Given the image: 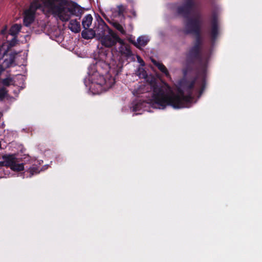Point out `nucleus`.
<instances>
[{
    "label": "nucleus",
    "mask_w": 262,
    "mask_h": 262,
    "mask_svg": "<svg viewBox=\"0 0 262 262\" xmlns=\"http://www.w3.org/2000/svg\"><path fill=\"white\" fill-rule=\"evenodd\" d=\"M200 3H186L177 7V13L186 19L184 32L197 36L196 42L186 55V68L183 70L184 77L177 85L175 93L167 83L161 85L151 83L152 96L148 102L136 99L130 106L132 112L141 114L140 111H148L147 107L163 110L167 106L179 109L190 107L196 102L194 94L198 93V98L205 88V76L210 53H201L199 36L203 23L200 12Z\"/></svg>",
    "instance_id": "nucleus-1"
},
{
    "label": "nucleus",
    "mask_w": 262,
    "mask_h": 262,
    "mask_svg": "<svg viewBox=\"0 0 262 262\" xmlns=\"http://www.w3.org/2000/svg\"><path fill=\"white\" fill-rule=\"evenodd\" d=\"M37 10L46 15H53L63 22L69 21L72 16H80L82 8L71 0H32L24 13V23L30 26L34 20Z\"/></svg>",
    "instance_id": "nucleus-2"
},
{
    "label": "nucleus",
    "mask_w": 262,
    "mask_h": 262,
    "mask_svg": "<svg viewBox=\"0 0 262 262\" xmlns=\"http://www.w3.org/2000/svg\"><path fill=\"white\" fill-rule=\"evenodd\" d=\"M88 76L84 79L85 86L89 88L91 93L100 94L107 91L115 83V79L108 75L104 77L97 71V66L91 65L88 69Z\"/></svg>",
    "instance_id": "nucleus-3"
},
{
    "label": "nucleus",
    "mask_w": 262,
    "mask_h": 262,
    "mask_svg": "<svg viewBox=\"0 0 262 262\" xmlns=\"http://www.w3.org/2000/svg\"><path fill=\"white\" fill-rule=\"evenodd\" d=\"M97 34V39L105 48H114L119 40H121L119 36L111 29L101 19L98 21Z\"/></svg>",
    "instance_id": "nucleus-4"
},
{
    "label": "nucleus",
    "mask_w": 262,
    "mask_h": 262,
    "mask_svg": "<svg viewBox=\"0 0 262 262\" xmlns=\"http://www.w3.org/2000/svg\"><path fill=\"white\" fill-rule=\"evenodd\" d=\"M113 49V52H115L120 60L117 65L118 69L122 68L124 60H127L133 56V53L130 49V46L121 38Z\"/></svg>",
    "instance_id": "nucleus-5"
},
{
    "label": "nucleus",
    "mask_w": 262,
    "mask_h": 262,
    "mask_svg": "<svg viewBox=\"0 0 262 262\" xmlns=\"http://www.w3.org/2000/svg\"><path fill=\"white\" fill-rule=\"evenodd\" d=\"M3 161H0V167H10L13 171H19L24 169L23 163H20L14 155L6 154L2 156Z\"/></svg>",
    "instance_id": "nucleus-6"
},
{
    "label": "nucleus",
    "mask_w": 262,
    "mask_h": 262,
    "mask_svg": "<svg viewBox=\"0 0 262 262\" xmlns=\"http://www.w3.org/2000/svg\"><path fill=\"white\" fill-rule=\"evenodd\" d=\"M220 34V26L217 16L212 14L209 29V35L212 41H214Z\"/></svg>",
    "instance_id": "nucleus-7"
},
{
    "label": "nucleus",
    "mask_w": 262,
    "mask_h": 262,
    "mask_svg": "<svg viewBox=\"0 0 262 262\" xmlns=\"http://www.w3.org/2000/svg\"><path fill=\"white\" fill-rule=\"evenodd\" d=\"M97 26L96 27L95 30L93 29H85L82 32L81 35L83 38L86 39H91L94 37L97 38Z\"/></svg>",
    "instance_id": "nucleus-8"
},
{
    "label": "nucleus",
    "mask_w": 262,
    "mask_h": 262,
    "mask_svg": "<svg viewBox=\"0 0 262 262\" xmlns=\"http://www.w3.org/2000/svg\"><path fill=\"white\" fill-rule=\"evenodd\" d=\"M68 27L70 30L75 33L79 32L80 30V24L76 19L71 20Z\"/></svg>",
    "instance_id": "nucleus-9"
},
{
    "label": "nucleus",
    "mask_w": 262,
    "mask_h": 262,
    "mask_svg": "<svg viewBox=\"0 0 262 262\" xmlns=\"http://www.w3.org/2000/svg\"><path fill=\"white\" fill-rule=\"evenodd\" d=\"M149 38L147 36H141L137 38L135 45L138 48L145 46L149 41Z\"/></svg>",
    "instance_id": "nucleus-10"
},
{
    "label": "nucleus",
    "mask_w": 262,
    "mask_h": 262,
    "mask_svg": "<svg viewBox=\"0 0 262 262\" xmlns=\"http://www.w3.org/2000/svg\"><path fill=\"white\" fill-rule=\"evenodd\" d=\"M154 63L167 78H170V74L164 64L156 61H154Z\"/></svg>",
    "instance_id": "nucleus-11"
},
{
    "label": "nucleus",
    "mask_w": 262,
    "mask_h": 262,
    "mask_svg": "<svg viewBox=\"0 0 262 262\" xmlns=\"http://www.w3.org/2000/svg\"><path fill=\"white\" fill-rule=\"evenodd\" d=\"M92 20L93 17L91 14H88L85 16L82 21L83 28L85 29H88L92 24Z\"/></svg>",
    "instance_id": "nucleus-12"
},
{
    "label": "nucleus",
    "mask_w": 262,
    "mask_h": 262,
    "mask_svg": "<svg viewBox=\"0 0 262 262\" xmlns=\"http://www.w3.org/2000/svg\"><path fill=\"white\" fill-rule=\"evenodd\" d=\"M110 23L116 30H117L119 32L121 35H126V31L125 30L123 26L122 25L120 24L117 21L114 20L110 21Z\"/></svg>",
    "instance_id": "nucleus-13"
},
{
    "label": "nucleus",
    "mask_w": 262,
    "mask_h": 262,
    "mask_svg": "<svg viewBox=\"0 0 262 262\" xmlns=\"http://www.w3.org/2000/svg\"><path fill=\"white\" fill-rule=\"evenodd\" d=\"M21 28L20 24H15L10 29L9 34L15 38L16 35L19 32Z\"/></svg>",
    "instance_id": "nucleus-14"
},
{
    "label": "nucleus",
    "mask_w": 262,
    "mask_h": 262,
    "mask_svg": "<svg viewBox=\"0 0 262 262\" xmlns=\"http://www.w3.org/2000/svg\"><path fill=\"white\" fill-rule=\"evenodd\" d=\"M16 54L13 53L10 55L9 59H5L4 64L7 67H9L13 65L14 62L15 56Z\"/></svg>",
    "instance_id": "nucleus-15"
},
{
    "label": "nucleus",
    "mask_w": 262,
    "mask_h": 262,
    "mask_svg": "<svg viewBox=\"0 0 262 262\" xmlns=\"http://www.w3.org/2000/svg\"><path fill=\"white\" fill-rule=\"evenodd\" d=\"M41 170H42V169H39L38 167L36 166H33L31 167L28 171H27L29 173V176H27V177H31L34 174H36L38 173Z\"/></svg>",
    "instance_id": "nucleus-16"
},
{
    "label": "nucleus",
    "mask_w": 262,
    "mask_h": 262,
    "mask_svg": "<svg viewBox=\"0 0 262 262\" xmlns=\"http://www.w3.org/2000/svg\"><path fill=\"white\" fill-rule=\"evenodd\" d=\"M13 80L11 78H7L3 79L2 83L4 86H9L13 84Z\"/></svg>",
    "instance_id": "nucleus-17"
},
{
    "label": "nucleus",
    "mask_w": 262,
    "mask_h": 262,
    "mask_svg": "<svg viewBox=\"0 0 262 262\" xmlns=\"http://www.w3.org/2000/svg\"><path fill=\"white\" fill-rule=\"evenodd\" d=\"M137 74L141 78H145L147 76L146 72L143 68H139Z\"/></svg>",
    "instance_id": "nucleus-18"
},
{
    "label": "nucleus",
    "mask_w": 262,
    "mask_h": 262,
    "mask_svg": "<svg viewBox=\"0 0 262 262\" xmlns=\"http://www.w3.org/2000/svg\"><path fill=\"white\" fill-rule=\"evenodd\" d=\"M7 94V92L4 87L0 88V99H3Z\"/></svg>",
    "instance_id": "nucleus-19"
},
{
    "label": "nucleus",
    "mask_w": 262,
    "mask_h": 262,
    "mask_svg": "<svg viewBox=\"0 0 262 262\" xmlns=\"http://www.w3.org/2000/svg\"><path fill=\"white\" fill-rule=\"evenodd\" d=\"M117 9L118 11V15H121L125 10V7L123 5H119L117 7Z\"/></svg>",
    "instance_id": "nucleus-20"
},
{
    "label": "nucleus",
    "mask_w": 262,
    "mask_h": 262,
    "mask_svg": "<svg viewBox=\"0 0 262 262\" xmlns=\"http://www.w3.org/2000/svg\"><path fill=\"white\" fill-rule=\"evenodd\" d=\"M137 61L141 66H144L145 63L143 59L139 56H137Z\"/></svg>",
    "instance_id": "nucleus-21"
},
{
    "label": "nucleus",
    "mask_w": 262,
    "mask_h": 262,
    "mask_svg": "<svg viewBox=\"0 0 262 262\" xmlns=\"http://www.w3.org/2000/svg\"><path fill=\"white\" fill-rule=\"evenodd\" d=\"M7 30V27H5L3 30L1 31L2 34H5Z\"/></svg>",
    "instance_id": "nucleus-22"
},
{
    "label": "nucleus",
    "mask_w": 262,
    "mask_h": 262,
    "mask_svg": "<svg viewBox=\"0 0 262 262\" xmlns=\"http://www.w3.org/2000/svg\"><path fill=\"white\" fill-rule=\"evenodd\" d=\"M170 7H171V9H174L177 7V5L176 4H171V5H170Z\"/></svg>",
    "instance_id": "nucleus-23"
},
{
    "label": "nucleus",
    "mask_w": 262,
    "mask_h": 262,
    "mask_svg": "<svg viewBox=\"0 0 262 262\" xmlns=\"http://www.w3.org/2000/svg\"><path fill=\"white\" fill-rule=\"evenodd\" d=\"M132 13H133V15H134V16H136L135 12L134 11H133Z\"/></svg>",
    "instance_id": "nucleus-24"
},
{
    "label": "nucleus",
    "mask_w": 262,
    "mask_h": 262,
    "mask_svg": "<svg viewBox=\"0 0 262 262\" xmlns=\"http://www.w3.org/2000/svg\"><path fill=\"white\" fill-rule=\"evenodd\" d=\"M18 77H20V78H21V79H22V80H23V78L22 76L19 75V76H18Z\"/></svg>",
    "instance_id": "nucleus-25"
}]
</instances>
